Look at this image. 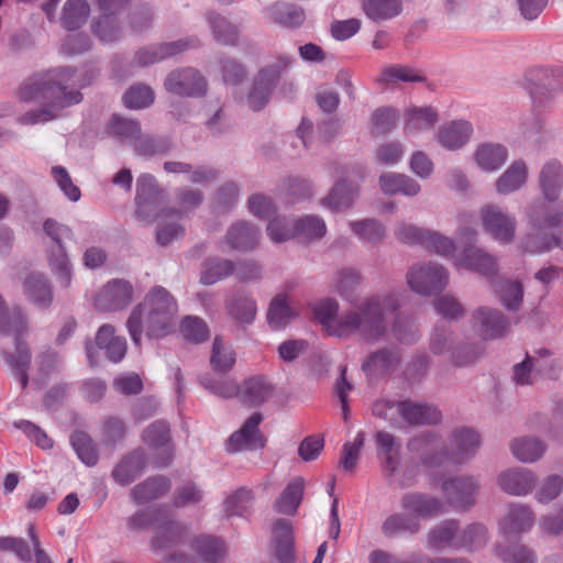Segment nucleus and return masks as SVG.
<instances>
[{
  "mask_svg": "<svg viewBox=\"0 0 563 563\" xmlns=\"http://www.w3.org/2000/svg\"><path fill=\"white\" fill-rule=\"evenodd\" d=\"M398 306L396 295H378L365 300L358 310L338 316V302L327 299L314 307V316L329 335L345 336L358 332L365 339H377L386 332Z\"/></svg>",
  "mask_w": 563,
  "mask_h": 563,
  "instance_id": "obj_1",
  "label": "nucleus"
},
{
  "mask_svg": "<svg viewBox=\"0 0 563 563\" xmlns=\"http://www.w3.org/2000/svg\"><path fill=\"white\" fill-rule=\"evenodd\" d=\"M78 86L77 75L68 68L54 69L30 77L21 85L19 97L23 101L40 102L42 109L24 115L23 122L49 121L55 119L62 109L79 103L82 96L76 89Z\"/></svg>",
  "mask_w": 563,
  "mask_h": 563,
  "instance_id": "obj_2",
  "label": "nucleus"
},
{
  "mask_svg": "<svg viewBox=\"0 0 563 563\" xmlns=\"http://www.w3.org/2000/svg\"><path fill=\"white\" fill-rule=\"evenodd\" d=\"M177 320V301L165 288L156 286L132 310L126 328L132 341L140 345L143 332L150 339H162L174 332Z\"/></svg>",
  "mask_w": 563,
  "mask_h": 563,
  "instance_id": "obj_3",
  "label": "nucleus"
},
{
  "mask_svg": "<svg viewBox=\"0 0 563 563\" xmlns=\"http://www.w3.org/2000/svg\"><path fill=\"white\" fill-rule=\"evenodd\" d=\"M25 331V322L20 312L9 313L3 298L0 296V334L3 336L13 335L15 344V355L3 352V356L10 367L19 377L22 388L29 383L27 368L31 362V353L27 345L21 341V335Z\"/></svg>",
  "mask_w": 563,
  "mask_h": 563,
  "instance_id": "obj_4",
  "label": "nucleus"
},
{
  "mask_svg": "<svg viewBox=\"0 0 563 563\" xmlns=\"http://www.w3.org/2000/svg\"><path fill=\"white\" fill-rule=\"evenodd\" d=\"M529 224L530 231L521 239L520 249L531 254L548 252L555 244L553 236L549 238L545 231L563 224V212L547 211L540 207H532L529 212Z\"/></svg>",
  "mask_w": 563,
  "mask_h": 563,
  "instance_id": "obj_5",
  "label": "nucleus"
},
{
  "mask_svg": "<svg viewBox=\"0 0 563 563\" xmlns=\"http://www.w3.org/2000/svg\"><path fill=\"white\" fill-rule=\"evenodd\" d=\"M327 228L320 218L307 216L296 220L291 225L279 217L273 219L267 227V232L274 242H284L291 238L305 241L320 239L325 234Z\"/></svg>",
  "mask_w": 563,
  "mask_h": 563,
  "instance_id": "obj_6",
  "label": "nucleus"
},
{
  "mask_svg": "<svg viewBox=\"0 0 563 563\" xmlns=\"http://www.w3.org/2000/svg\"><path fill=\"white\" fill-rule=\"evenodd\" d=\"M479 216L484 231L495 241L501 244H510L515 241L517 220L512 214L496 205H485Z\"/></svg>",
  "mask_w": 563,
  "mask_h": 563,
  "instance_id": "obj_7",
  "label": "nucleus"
},
{
  "mask_svg": "<svg viewBox=\"0 0 563 563\" xmlns=\"http://www.w3.org/2000/svg\"><path fill=\"white\" fill-rule=\"evenodd\" d=\"M448 279L449 275L445 268L432 262L413 265L407 274L410 288L421 295H431L443 290Z\"/></svg>",
  "mask_w": 563,
  "mask_h": 563,
  "instance_id": "obj_8",
  "label": "nucleus"
},
{
  "mask_svg": "<svg viewBox=\"0 0 563 563\" xmlns=\"http://www.w3.org/2000/svg\"><path fill=\"white\" fill-rule=\"evenodd\" d=\"M43 229L58 246L56 253L49 255V265L62 283L68 286L70 283V264L63 247V238L71 239L73 231L70 228L53 219H47L44 222Z\"/></svg>",
  "mask_w": 563,
  "mask_h": 563,
  "instance_id": "obj_9",
  "label": "nucleus"
},
{
  "mask_svg": "<svg viewBox=\"0 0 563 563\" xmlns=\"http://www.w3.org/2000/svg\"><path fill=\"white\" fill-rule=\"evenodd\" d=\"M27 531L32 549L23 539L5 537L0 538V550L13 551L23 562H31L34 558L35 563H53L48 553L42 548L35 526L30 525Z\"/></svg>",
  "mask_w": 563,
  "mask_h": 563,
  "instance_id": "obj_10",
  "label": "nucleus"
},
{
  "mask_svg": "<svg viewBox=\"0 0 563 563\" xmlns=\"http://www.w3.org/2000/svg\"><path fill=\"white\" fill-rule=\"evenodd\" d=\"M165 87L172 93L195 97L206 92L207 84L198 70L188 67L169 73Z\"/></svg>",
  "mask_w": 563,
  "mask_h": 563,
  "instance_id": "obj_11",
  "label": "nucleus"
},
{
  "mask_svg": "<svg viewBox=\"0 0 563 563\" xmlns=\"http://www.w3.org/2000/svg\"><path fill=\"white\" fill-rule=\"evenodd\" d=\"M262 421L263 416L260 412L250 416L244 424L230 437L227 444L228 451L239 452L264 448L266 439L258 430Z\"/></svg>",
  "mask_w": 563,
  "mask_h": 563,
  "instance_id": "obj_12",
  "label": "nucleus"
},
{
  "mask_svg": "<svg viewBox=\"0 0 563 563\" xmlns=\"http://www.w3.org/2000/svg\"><path fill=\"white\" fill-rule=\"evenodd\" d=\"M442 490L452 506L466 509L475 504L477 485L472 477L461 476L443 482Z\"/></svg>",
  "mask_w": 563,
  "mask_h": 563,
  "instance_id": "obj_13",
  "label": "nucleus"
},
{
  "mask_svg": "<svg viewBox=\"0 0 563 563\" xmlns=\"http://www.w3.org/2000/svg\"><path fill=\"white\" fill-rule=\"evenodd\" d=\"M133 297L132 285L122 279L109 282L96 298L101 310H118L130 303Z\"/></svg>",
  "mask_w": 563,
  "mask_h": 563,
  "instance_id": "obj_14",
  "label": "nucleus"
},
{
  "mask_svg": "<svg viewBox=\"0 0 563 563\" xmlns=\"http://www.w3.org/2000/svg\"><path fill=\"white\" fill-rule=\"evenodd\" d=\"M273 545L276 559L280 563L295 562V539L289 520L277 519L273 525Z\"/></svg>",
  "mask_w": 563,
  "mask_h": 563,
  "instance_id": "obj_15",
  "label": "nucleus"
},
{
  "mask_svg": "<svg viewBox=\"0 0 563 563\" xmlns=\"http://www.w3.org/2000/svg\"><path fill=\"white\" fill-rule=\"evenodd\" d=\"M275 387L265 376H252L241 384L240 400L250 407H257L268 401Z\"/></svg>",
  "mask_w": 563,
  "mask_h": 563,
  "instance_id": "obj_16",
  "label": "nucleus"
},
{
  "mask_svg": "<svg viewBox=\"0 0 563 563\" xmlns=\"http://www.w3.org/2000/svg\"><path fill=\"white\" fill-rule=\"evenodd\" d=\"M187 529L183 525L167 520L164 516L156 527L152 547L157 550L178 548L186 544Z\"/></svg>",
  "mask_w": 563,
  "mask_h": 563,
  "instance_id": "obj_17",
  "label": "nucleus"
},
{
  "mask_svg": "<svg viewBox=\"0 0 563 563\" xmlns=\"http://www.w3.org/2000/svg\"><path fill=\"white\" fill-rule=\"evenodd\" d=\"M534 522V514L532 510L521 504L509 506L508 512L500 521V530L506 536L519 534L528 531Z\"/></svg>",
  "mask_w": 563,
  "mask_h": 563,
  "instance_id": "obj_18",
  "label": "nucleus"
},
{
  "mask_svg": "<svg viewBox=\"0 0 563 563\" xmlns=\"http://www.w3.org/2000/svg\"><path fill=\"white\" fill-rule=\"evenodd\" d=\"M396 412L409 424L437 423L441 420V412L437 408L409 400L397 402Z\"/></svg>",
  "mask_w": 563,
  "mask_h": 563,
  "instance_id": "obj_19",
  "label": "nucleus"
},
{
  "mask_svg": "<svg viewBox=\"0 0 563 563\" xmlns=\"http://www.w3.org/2000/svg\"><path fill=\"white\" fill-rule=\"evenodd\" d=\"M500 488L510 495H527L536 484L533 474L525 468L503 472L498 477Z\"/></svg>",
  "mask_w": 563,
  "mask_h": 563,
  "instance_id": "obj_20",
  "label": "nucleus"
},
{
  "mask_svg": "<svg viewBox=\"0 0 563 563\" xmlns=\"http://www.w3.org/2000/svg\"><path fill=\"white\" fill-rule=\"evenodd\" d=\"M23 292L40 308H48L53 301L52 287L44 275L38 273H31L25 277Z\"/></svg>",
  "mask_w": 563,
  "mask_h": 563,
  "instance_id": "obj_21",
  "label": "nucleus"
},
{
  "mask_svg": "<svg viewBox=\"0 0 563 563\" xmlns=\"http://www.w3.org/2000/svg\"><path fill=\"white\" fill-rule=\"evenodd\" d=\"M159 192L153 177L142 176L137 181L136 189V214L143 219L150 218L152 212L158 209Z\"/></svg>",
  "mask_w": 563,
  "mask_h": 563,
  "instance_id": "obj_22",
  "label": "nucleus"
},
{
  "mask_svg": "<svg viewBox=\"0 0 563 563\" xmlns=\"http://www.w3.org/2000/svg\"><path fill=\"white\" fill-rule=\"evenodd\" d=\"M188 47V43L185 41H177L173 43H164L157 46H151L142 48L136 52L134 63L139 66L144 67L151 64L161 62L165 58L173 57Z\"/></svg>",
  "mask_w": 563,
  "mask_h": 563,
  "instance_id": "obj_23",
  "label": "nucleus"
},
{
  "mask_svg": "<svg viewBox=\"0 0 563 563\" xmlns=\"http://www.w3.org/2000/svg\"><path fill=\"white\" fill-rule=\"evenodd\" d=\"M144 441L152 448L159 450L161 465H166L172 459L169 427L165 421H155L144 431Z\"/></svg>",
  "mask_w": 563,
  "mask_h": 563,
  "instance_id": "obj_24",
  "label": "nucleus"
},
{
  "mask_svg": "<svg viewBox=\"0 0 563 563\" xmlns=\"http://www.w3.org/2000/svg\"><path fill=\"white\" fill-rule=\"evenodd\" d=\"M278 77L279 73L274 67L265 68L258 74L249 96V103L253 110H261L265 106Z\"/></svg>",
  "mask_w": 563,
  "mask_h": 563,
  "instance_id": "obj_25",
  "label": "nucleus"
},
{
  "mask_svg": "<svg viewBox=\"0 0 563 563\" xmlns=\"http://www.w3.org/2000/svg\"><path fill=\"white\" fill-rule=\"evenodd\" d=\"M224 243L230 250H252L258 243V231L246 222H236L228 230Z\"/></svg>",
  "mask_w": 563,
  "mask_h": 563,
  "instance_id": "obj_26",
  "label": "nucleus"
},
{
  "mask_svg": "<svg viewBox=\"0 0 563 563\" xmlns=\"http://www.w3.org/2000/svg\"><path fill=\"white\" fill-rule=\"evenodd\" d=\"M145 466V456L141 451H134L124 456L113 468L112 476L120 485H129L141 475Z\"/></svg>",
  "mask_w": 563,
  "mask_h": 563,
  "instance_id": "obj_27",
  "label": "nucleus"
},
{
  "mask_svg": "<svg viewBox=\"0 0 563 563\" xmlns=\"http://www.w3.org/2000/svg\"><path fill=\"white\" fill-rule=\"evenodd\" d=\"M378 183L382 191L387 195L416 196L420 191V185L405 174L384 173L379 176Z\"/></svg>",
  "mask_w": 563,
  "mask_h": 563,
  "instance_id": "obj_28",
  "label": "nucleus"
},
{
  "mask_svg": "<svg viewBox=\"0 0 563 563\" xmlns=\"http://www.w3.org/2000/svg\"><path fill=\"white\" fill-rule=\"evenodd\" d=\"M456 265L474 269L485 276H493L497 272L496 260L482 249L465 250L463 256L456 260Z\"/></svg>",
  "mask_w": 563,
  "mask_h": 563,
  "instance_id": "obj_29",
  "label": "nucleus"
},
{
  "mask_svg": "<svg viewBox=\"0 0 563 563\" xmlns=\"http://www.w3.org/2000/svg\"><path fill=\"white\" fill-rule=\"evenodd\" d=\"M378 454L383 457V467L394 474L399 465L400 444L394 434L387 431H378L375 435Z\"/></svg>",
  "mask_w": 563,
  "mask_h": 563,
  "instance_id": "obj_30",
  "label": "nucleus"
},
{
  "mask_svg": "<svg viewBox=\"0 0 563 563\" xmlns=\"http://www.w3.org/2000/svg\"><path fill=\"white\" fill-rule=\"evenodd\" d=\"M305 482L301 477L294 478L276 499L274 508L284 515H295L302 499Z\"/></svg>",
  "mask_w": 563,
  "mask_h": 563,
  "instance_id": "obj_31",
  "label": "nucleus"
},
{
  "mask_svg": "<svg viewBox=\"0 0 563 563\" xmlns=\"http://www.w3.org/2000/svg\"><path fill=\"white\" fill-rule=\"evenodd\" d=\"M196 556L203 562L214 563L225 554V547L222 540L211 536H199L190 543Z\"/></svg>",
  "mask_w": 563,
  "mask_h": 563,
  "instance_id": "obj_32",
  "label": "nucleus"
},
{
  "mask_svg": "<svg viewBox=\"0 0 563 563\" xmlns=\"http://www.w3.org/2000/svg\"><path fill=\"white\" fill-rule=\"evenodd\" d=\"M473 132L472 125L466 121H453L440 129L438 137L440 143L450 150L463 146Z\"/></svg>",
  "mask_w": 563,
  "mask_h": 563,
  "instance_id": "obj_33",
  "label": "nucleus"
},
{
  "mask_svg": "<svg viewBox=\"0 0 563 563\" xmlns=\"http://www.w3.org/2000/svg\"><path fill=\"white\" fill-rule=\"evenodd\" d=\"M170 489V482L166 477H150L136 485L131 494L135 503L145 504L159 498Z\"/></svg>",
  "mask_w": 563,
  "mask_h": 563,
  "instance_id": "obj_34",
  "label": "nucleus"
},
{
  "mask_svg": "<svg viewBox=\"0 0 563 563\" xmlns=\"http://www.w3.org/2000/svg\"><path fill=\"white\" fill-rule=\"evenodd\" d=\"M507 156V150L503 145L490 143L479 145L474 154L477 165L486 172L501 167Z\"/></svg>",
  "mask_w": 563,
  "mask_h": 563,
  "instance_id": "obj_35",
  "label": "nucleus"
},
{
  "mask_svg": "<svg viewBox=\"0 0 563 563\" xmlns=\"http://www.w3.org/2000/svg\"><path fill=\"white\" fill-rule=\"evenodd\" d=\"M350 177L346 175L338 179L332 191L323 200V205L331 208L332 210L339 211L349 208L355 196L357 195V187L351 184H346Z\"/></svg>",
  "mask_w": 563,
  "mask_h": 563,
  "instance_id": "obj_36",
  "label": "nucleus"
},
{
  "mask_svg": "<svg viewBox=\"0 0 563 563\" xmlns=\"http://www.w3.org/2000/svg\"><path fill=\"white\" fill-rule=\"evenodd\" d=\"M422 82L426 77L419 69L406 65H390L382 69L377 82L396 85L398 82Z\"/></svg>",
  "mask_w": 563,
  "mask_h": 563,
  "instance_id": "obj_37",
  "label": "nucleus"
},
{
  "mask_svg": "<svg viewBox=\"0 0 563 563\" xmlns=\"http://www.w3.org/2000/svg\"><path fill=\"white\" fill-rule=\"evenodd\" d=\"M402 507L421 517L435 516L443 510V505L438 499L421 494L405 496L402 498Z\"/></svg>",
  "mask_w": 563,
  "mask_h": 563,
  "instance_id": "obj_38",
  "label": "nucleus"
},
{
  "mask_svg": "<svg viewBox=\"0 0 563 563\" xmlns=\"http://www.w3.org/2000/svg\"><path fill=\"white\" fill-rule=\"evenodd\" d=\"M527 167L523 162H514L497 179L496 188L499 194L507 195L518 190L527 180Z\"/></svg>",
  "mask_w": 563,
  "mask_h": 563,
  "instance_id": "obj_39",
  "label": "nucleus"
},
{
  "mask_svg": "<svg viewBox=\"0 0 563 563\" xmlns=\"http://www.w3.org/2000/svg\"><path fill=\"white\" fill-rule=\"evenodd\" d=\"M474 318L481 322L488 338H498L508 329L507 319L497 310L479 308L474 313Z\"/></svg>",
  "mask_w": 563,
  "mask_h": 563,
  "instance_id": "obj_40",
  "label": "nucleus"
},
{
  "mask_svg": "<svg viewBox=\"0 0 563 563\" xmlns=\"http://www.w3.org/2000/svg\"><path fill=\"white\" fill-rule=\"evenodd\" d=\"M493 287L508 310H517L520 307L523 297V287L520 282L496 279L493 282Z\"/></svg>",
  "mask_w": 563,
  "mask_h": 563,
  "instance_id": "obj_41",
  "label": "nucleus"
},
{
  "mask_svg": "<svg viewBox=\"0 0 563 563\" xmlns=\"http://www.w3.org/2000/svg\"><path fill=\"white\" fill-rule=\"evenodd\" d=\"M296 316V311L290 306L286 295L276 296L269 306L267 319L272 328L280 329L285 327Z\"/></svg>",
  "mask_w": 563,
  "mask_h": 563,
  "instance_id": "obj_42",
  "label": "nucleus"
},
{
  "mask_svg": "<svg viewBox=\"0 0 563 563\" xmlns=\"http://www.w3.org/2000/svg\"><path fill=\"white\" fill-rule=\"evenodd\" d=\"M89 12L86 0H68L63 9L62 23L68 30L79 29L87 21Z\"/></svg>",
  "mask_w": 563,
  "mask_h": 563,
  "instance_id": "obj_43",
  "label": "nucleus"
},
{
  "mask_svg": "<svg viewBox=\"0 0 563 563\" xmlns=\"http://www.w3.org/2000/svg\"><path fill=\"white\" fill-rule=\"evenodd\" d=\"M235 271L232 261L229 260H208L203 264L200 280L205 285H212L217 282L231 276Z\"/></svg>",
  "mask_w": 563,
  "mask_h": 563,
  "instance_id": "obj_44",
  "label": "nucleus"
},
{
  "mask_svg": "<svg viewBox=\"0 0 563 563\" xmlns=\"http://www.w3.org/2000/svg\"><path fill=\"white\" fill-rule=\"evenodd\" d=\"M210 364L216 372H229L235 364V353L231 345L216 336L210 356Z\"/></svg>",
  "mask_w": 563,
  "mask_h": 563,
  "instance_id": "obj_45",
  "label": "nucleus"
},
{
  "mask_svg": "<svg viewBox=\"0 0 563 563\" xmlns=\"http://www.w3.org/2000/svg\"><path fill=\"white\" fill-rule=\"evenodd\" d=\"M363 9L372 20H387L401 11V0H364Z\"/></svg>",
  "mask_w": 563,
  "mask_h": 563,
  "instance_id": "obj_46",
  "label": "nucleus"
},
{
  "mask_svg": "<svg viewBox=\"0 0 563 563\" xmlns=\"http://www.w3.org/2000/svg\"><path fill=\"white\" fill-rule=\"evenodd\" d=\"M398 362L399 356L397 352L380 350L368 357L364 364V369L371 375H384L391 371Z\"/></svg>",
  "mask_w": 563,
  "mask_h": 563,
  "instance_id": "obj_47",
  "label": "nucleus"
},
{
  "mask_svg": "<svg viewBox=\"0 0 563 563\" xmlns=\"http://www.w3.org/2000/svg\"><path fill=\"white\" fill-rule=\"evenodd\" d=\"M406 115V130L410 132L430 129L438 121V114L431 107L408 109Z\"/></svg>",
  "mask_w": 563,
  "mask_h": 563,
  "instance_id": "obj_48",
  "label": "nucleus"
},
{
  "mask_svg": "<svg viewBox=\"0 0 563 563\" xmlns=\"http://www.w3.org/2000/svg\"><path fill=\"white\" fill-rule=\"evenodd\" d=\"M71 445L79 459L88 466H93L98 462V452L92 439L84 431H76L70 438Z\"/></svg>",
  "mask_w": 563,
  "mask_h": 563,
  "instance_id": "obj_49",
  "label": "nucleus"
},
{
  "mask_svg": "<svg viewBox=\"0 0 563 563\" xmlns=\"http://www.w3.org/2000/svg\"><path fill=\"white\" fill-rule=\"evenodd\" d=\"M540 181L545 197L549 200L556 199L562 185L561 165L558 163L547 164L541 172Z\"/></svg>",
  "mask_w": 563,
  "mask_h": 563,
  "instance_id": "obj_50",
  "label": "nucleus"
},
{
  "mask_svg": "<svg viewBox=\"0 0 563 563\" xmlns=\"http://www.w3.org/2000/svg\"><path fill=\"white\" fill-rule=\"evenodd\" d=\"M453 442L457 450L454 460L460 462L473 454L479 446L478 434L470 429H459L453 433Z\"/></svg>",
  "mask_w": 563,
  "mask_h": 563,
  "instance_id": "obj_51",
  "label": "nucleus"
},
{
  "mask_svg": "<svg viewBox=\"0 0 563 563\" xmlns=\"http://www.w3.org/2000/svg\"><path fill=\"white\" fill-rule=\"evenodd\" d=\"M231 317L241 323H251L256 316L255 301L246 296L233 298L228 305Z\"/></svg>",
  "mask_w": 563,
  "mask_h": 563,
  "instance_id": "obj_52",
  "label": "nucleus"
},
{
  "mask_svg": "<svg viewBox=\"0 0 563 563\" xmlns=\"http://www.w3.org/2000/svg\"><path fill=\"white\" fill-rule=\"evenodd\" d=\"M511 450L518 460L533 462L543 454L544 445L536 439L521 438L511 443Z\"/></svg>",
  "mask_w": 563,
  "mask_h": 563,
  "instance_id": "obj_53",
  "label": "nucleus"
},
{
  "mask_svg": "<svg viewBox=\"0 0 563 563\" xmlns=\"http://www.w3.org/2000/svg\"><path fill=\"white\" fill-rule=\"evenodd\" d=\"M272 18L285 26H299L305 21L303 11L286 3H276L271 8Z\"/></svg>",
  "mask_w": 563,
  "mask_h": 563,
  "instance_id": "obj_54",
  "label": "nucleus"
},
{
  "mask_svg": "<svg viewBox=\"0 0 563 563\" xmlns=\"http://www.w3.org/2000/svg\"><path fill=\"white\" fill-rule=\"evenodd\" d=\"M123 101L128 108L142 109L154 101V92L148 86L135 85L125 92Z\"/></svg>",
  "mask_w": 563,
  "mask_h": 563,
  "instance_id": "obj_55",
  "label": "nucleus"
},
{
  "mask_svg": "<svg viewBox=\"0 0 563 563\" xmlns=\"http://www.w3.org/2000/svg\"><path fill=\"white\" fill-rule=\"evenodd\" d=\"M422 246L430 252H433L438 255L445 256V257L451 256L456 249L453 240H451L450 238H448L445 235H442L439 232L430 231V230L424 240V243H422Z\"/></svg>",
  "mask_w": 563,
  "mask_h": 563,
  "instance_id": "obj_56",
  "label": "nucleus"
},
{
  "mask_svg": "<svg viewBox=\"0 0 563 563\" xmlns=\"http://www.w3.org/2000/svg\"><path fill=\"white\" fill-rule=\"evenodd\" d=\"M163 511L159 509H146L128 518V527L131 531H140L161 523Z\"/></svg>",
  "mask_w": 563,
  "mask_h": 563,
  "instance_id": "obj_57",
  "label": "nucleus"
},
{
  "mask_svg": "<svg viewBox=\"0 0 563 563\" xmlns=\"http://www.w3.org/2000/svg\"><path fill=\"white\" fill-rule=\"evenodd\" d=\"M184 338L188 341L199 343L209 335V330L203 320L197 317H186L180 325Z\"/></svg>",
  "mask_w": 563,
  "mask_h": 563,
  "instance_id": "obj_58",
  "label": "nucleus"
},
{
  "mask_svg": "<svg viewBox=\"0 0 563 563\" xmlns=\"http://www.w3.org/2000/svg\"><path fill=\"white\" fill-rule=\"evenodd\" d=\"M107 131L111 135L122 137H136L140 135L141 128L139 122L113 115L108 123Z\"/></svg>",
  "mask_w": 563,
  "mask_h": 563,
  "instance_id": "obj_59",
  "label": "nucleus"
},
{
  "mask_svg": "<svg viewBox=\"0 0 563 563\" xmlns=\"http://www.w3.org/2000/svg\"><path fill=\"white\" fill-rule=\"evenodd\" d=\"M126 433V426L122 419L109 416L103 420L102 439L106 444H115L123 440Z\"/></svg>",
  "mask_w": 563,
  "mask_h": 563,
  "instance_id": "obj_60",
  "label": "nucleus"
},
{
  "mask_svg": "<svg viewBox=\"0 0 563 563\" xmlns=\"http://www.w3.org/2000/svg\"><path fill=\"white\" fill-rule=\"evenodd\" d=\"M396 122V113L389 108H379L372 114L371 133L382 135L389 132Z\"/></svg>",
  "mask_w": 563,
  "mask_h": 563,
  "instance_id": "obj_61",
  "label": "nucleus"
},
{
  "mask_svg": "<svg viewBox=\"0 0 563 563\" xmlns=\"http://www.w3.org/2000/svg\"><path fill=\"white\" fill-rule=\"evenodd\" d=\"M418 529V521L401 515H393L388 517L383 525V531L387 536H394L399 532L413 533L417 532Z\"/></svg>",
  "mask_w": 563,
  "mask_h": 563,
  "instance_id": "obj_62",
  "label": "nucleus"
},
{
  "mask_svg": "<svg viewBox=\"0 0 563 563\" xmlns=\"http://www.w3.org/2000/svg\"><path fill=\"white\" fill-rule=\"evenodd\" d=\"M351 228L360 238L372 243L380 241L385 235L383 227L375 220L352 222Z\"/></svg>",
  "mask_w": 563,
  "mask_h": 563,
  "instance_id": "obj_63",
  "label": "nucleus"
},
{
  "mask_svg": "<svg viewBox=\"0 0 563 563\" xmlns=\"http://www.w3.org/2000/svg\"><path fill=\"white\" fill-rule=\"evenodd\" d=\"M364 440V433L360 432L353 442H347L343 445L340 464L345 471H353L355 468Z\"/></svg>",
  "mask_w": 563,
  "mask_h": 563,
  "instance_id": "obj_64",
  "label": "nucleus"
}]
</instances>
